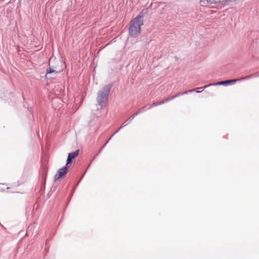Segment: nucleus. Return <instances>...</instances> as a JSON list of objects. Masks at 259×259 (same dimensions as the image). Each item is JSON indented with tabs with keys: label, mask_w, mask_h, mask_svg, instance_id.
Masks as SVG:
<instances>
[{
	"label": "nucleus",
	"mask_w": 259,
	"mask_h": 259,
	"mask_svg": "<svg viewBox=\"0 0 259 259\" xmlns=\"http://www.w3.org/2000/svg\"><path fill=\"white\" fill-rule=\"evenodd\" d=\"M0 191H1V192H3V191H4V189H1V190H0Z\"/></svg>",
	"instance_id": "obj_20"
},
{
	"label": "nucleus",
	"mask_w": 259,
	"mask_h": 259,
	"mask_svg": "<svg viewBox=\"0 0 259 259\" xmlns=\"http://www.w3.org/2000/svg\"><path fill=\"white\" fill-rule=\"evenodd\" d=\"M86 173V171H84V174L82 176V177H81V178L80 179V180L78 181V182H77L78 183H79V182L81 181V180L82 179L83 177L84 176V175Z\"/></svg>",
	"instance_id": "obj_17"
},
{
	"label": "nucleus",
	"mask_w": 259,
	"mask_h": 259,
	"mask_svg": "<svg viewBox=\"0 0 259 259\" xmlns=\"http://www.w3.org/2000/svg\"><path fill=\"white\" fill-rule=\"evenodd\" d=\"M175 58H176V60H178V58L177 57H176Z\"/></svg>",
	"instance_id": "obj_24"
},
{
	"label": "nucleus",
	"mask_w": 259,
	"mask_h": 259,
	"mask_svg": "<svg viewBox=\"0 0 259 259\" xmlns=\"http://www.w3.org/2000/svg\"><path fill=\"white\" fill-rule=\"evenodd\" d=\"M99 153H97V154H96V156H98V155H99Z\"/></svg>",
	"instance_id": "obj_27"
},
{
	"label": "nucleus",
	"mask_w": 259,
	"mask_h": 259,
	"mask_svg": "<svg viewBox=\"0 0 259 259\" xmlns=\"http://www.w3.org/2000/svg\"><path fill=\"white\" fill-rule=\"evenodd\" d=\"M194 91H195V90H188V91H186L185 92H180V93H179L178 94H177L176 95V96L177 97H179L182 95H185V94H188V93H192V92H194Z\"/></svg>",
	"instance_id": "obj_10"
},
{
	"label": "nucleus",
	"mask_w": 259,
	"mask_h": 259,
	"mask_svg": "<svg viewBox=\"0 0 259 259\" xmlns=\"http://www.w3.org/2000/svg\"><path fill=\"white\" fill-rule=\"evenodd\" d=\"M161 104H162L161 102L160 101H158V102H153L152 104H151L150 105L152 106V107L157 106L160 105Z\"/></svg>",
	"instance_id": "obj_15"
},
{
	"label": "nucleus",
	"mask_w": 259,
	"mask_h": 259,
	"mask_svg": "<svg viewBox=\"0 0 259 259\" xmlns=\"http://www.w3.org/2000/svg\"><path fill=\"white\" fill-rule=\"evenodd\" d=\"M138 115V113H135L132 116H131L127 120L126 123H128V124L132 121L137 115Z\"/></svg>",
	"instance_id": "obj_12"
},
{
	"label": "nucleus",
	"mask_w": 259,
	"mask_h": 259,
	"mask_svg": "<svg viewBox=\"0 0 259 259\" xmlns=\"http://www.w3.org/2000/svg\"><path fill=\"white\" fill-rule=\"evenodd\" d=\"M47 244H48L47 240H46V245H47Z\"/></svg>",
	"instance_id": "obj_23"
},
{
	"label": "nucleus",
	"mask_w": 259,
	"mask_h": 259,
	"mask_svg": "<svg viewBox=\"0 0 259 259\" xmlns=\"http://www.w3.org/2000/svg\"><path fill=\"white\" fill-rule=\"evenodd\" d=\"M127 122V121H125L123 123V125L122 126H121L118 129H117V130L114 133V134H117V133H118L120 130L125 127V126H126L127 124H128V123H126Z\"/></svg>",
	"instance_id": "obj_13"
},
{
	"label": "nucleus",
	"mask_w": 259,
	"mask_h": 259,
	"mask_svg": "<svg viewBox=\"0 0 259 259\" xmlns=\"http://www.w3.org/2000/svg\"><path fill=\"white\" fill-rule=\"evenodd\" d=\"M143 16V11H142L130 22L128 33L131 36L136 37L140 34L141 26L143 24L144 22Z\"/></svg>",
	"instance_id": "obj_1"
},
{
	"label": "nucleus",
	"mask_w": 259,
	"mask_h": 259,
	"mask_svg": "<svg viewBox=\"0 0 259 259\" xmlns=\"http://www.w3.org/2000/svg\"><path fill=\"white\" fill-rule=\"evenodd\" d=\"M79 150L77 149L74 152L69 153L68 155V157L66 162V165L67 166L68 164L72 163L73 159L76 157L79 154Z\"/></svg>",
	"instance_id": "obj_5"
},
{
	"label": "nucleus",
	"mask_w": 259,
	"mask_h": 259,
	"mask_svg": "<svg viewBox=\"0 0 259 259\" xmlns=\"http://www.w3.org/2000/svg\"><path fill=\"white\" fill-rule=\"evenodd\" d=\"M259 77V71L258 72H256L254 73H253L251 75H248V76H246L245 77H242V78H240V80H246V79H249L251 78H253V77Z\"/></svg>",
	"instance_id": "obj_7"
},
{
	"label": "nucleus",
	"mask_w": 259,
	"mask_h": 259,
	"mask_svg": "<svg viewBox=\"0 0 259 259\" xmlns=\"http://www.w3.org/2000/svg\"><path fill=\"white\" fill-rule=\"evenodd\" d=\"M151 108H152V106H151V105H149L148 107V106H144V107L141 108L139 110V111L138 112H137L136 113H138V115H139L140 113H142L150 109Z\"/></svg>",
	"instance_id": "obj_8"
},
{
	"label": "nucleus",
	"mask_w": 259,
	"mask_h": 259,
	"mask_svg": "<svg viewBox=\"0 0 259 259\" xmlns=\"http://www.w3.org/2000/svg\"><path fill=\"white\" fill-rule=\"evenodd\" d=\"M49 67L46 70V75L51 74L52 73H58V70H57L55 69V67L54 66H51L50 64H49Z\"/></svg>",
	"instance_id": "obj_6"
},
{
	"label": "nucleus",
	"mask_w": 259,
	"mask_h": 259,
	"mask_svg": "<svg viewBox=\"0 0 259 259\" xmlns=\"http://www.w3.org/2000/svg\"><path fill=\"white\" fill-rule=\"evenodd\" d=\"M78 184V183H77L76 184V185L75 186H74L73 187V188H72V191H71V193H70V194L69 197V198H68V201H69L70 200L71 198V197L72 196V195H73V193H74V191H75V189H76V186H77V185Z\"/></svg>",
	"instance_id": "obj_14"
},
{
	"label": "nucleus",
	"mask_w": 259,
	"mask_h": 259,
	"mask_svg": "<svg viewBox=\"0 0 259 259\" xmlns=\"http://www.w3.org/2000/svg\"><path fill=\"white\" fill-rule=\"evenodd\" d=\"M115 134H114V133L113 134H112L111 137L109 138V139H108L109 141L111 139V138L115 135Z\"/></svg>",
	"instance_id": "obj_19"
},
{
	"label": "nucleus",
	"mask_w": 259,
	"mask_h": 259,
	"mask_svg": "<svg viewBox=\"0 0 259 259\" xmlns=\"http://www.w3.org/2000/svg\"><path fill=\"white\" fill-rule=\"evenodd\" d=\"M99 153H97V154H96V156H98V155H99Z\"/></svg>",
	"instance_id": "obj_25"
},
{
	"label": "nucleus",
	"mask_w": 259,
	"mask_h": 259,
	"mask_svg": "<svg viewBox=\"0 0 259 259\" xmlns=\"http://www.w3.org/2000/svg\"><path fill=\"white\" fill-rule=\"evenodd\" d=\"M10 189V187H7V189H8H8Z\"/></svg>",
	"instance_id": "obj_21"
},
{
	"label": "nucleus",
	"mask_w": 259,
	"mask_h": 259,
	"mask_svg": "<svg viewBox=\"0 0 259 259\" xmlns=\"http://www.w3.org/2000/svg\"><path fill=\"white\" fill-rule=\"evenodd\" d=\"M68 167L65 165L63 167L59 168L54 177V181H57L64 177L67 174Z\"/></svg>",
	"instance_id": "obj_3"
},
{
	"label": "nucleus",
	"mask_w": 259,
	"mask_h": 259,
	"mask_svg": "<svg viewBox=\"0 0 259 259\" xmlns=\"http://www.w3.org/2000/svg\"><path fill=\"white\" fill-rule=\"evenodd\" d=\"M29 229V227H28L27 229ZM28 230H27V233H28Z\"/></svg>",
	"instance_id": "obj_22"
},
{
	"label": "nucleus",
	"mask_w": 259,
	"mask_h": 259,
	"mask_svg": "<svg viewBox=\"0 0 259 259\" xmlns=\"http://www.w3.org/2000/svg\"><path fill=\"white\" fill-rule=\"evenodd\" d=\"M86 173V171H84V174L82 176V177H81V178L80 179V180L78 181V182H77L78 183H79V182L81 181V180L82 179L83 177L84 176V175Z\"/></svg>",
	"instance_id": "obj_18"
},
{
	"label": "nucleus",
	"mask_w": 259,
	"mask_h": 259,
	"mask_svg": "<svg viewBox=\"0 0 259 259\" xmlns=\"http://www.w3.org/2000/svg\"><path fill=\"white\" fill-rule=\"evenodd\" d=\"M240 79H228L225 80H223L221 81H219L218 82L212 84V85H225L228 86L229 85H232L235 84L237 81H240Z\"/></svg>",
	"instance_id": "obj_4"
},
{
	"label": "nucleus",
	"mask_w": 259,
	"mask_h": 259,
	"mask_svg": "<svg viewBox=\"0 0 259 259\" xmlns=\"http://www.w3.org/2000/svg\"><path fill=\"white\" fill-rule=\"evenodd\" d=\"M99 153H97V154H96V156H98V155H99Z\"/></svg>",
	"instance_id": "obj_26"
},
{
	"label": "nucleus",
	"mask_w": 259,
	"mask_h": 259,
	"mask_svg": "<svg viewBox=\"0 0 259 259\" xmlns=\"http://www.w3.org/2000/svg\"><path fill=\"white\" fill-rule=\"evenodd\" d=\"M212 85V84H209L208 85H204V87H200V88H197L196 89H194V90H195V91L197 93H201L205 89L207 88L208 87Z\"/></svg>",
	"instance_id": "obj_9"
},
{
	"label": "nucleus",
	"mask_w": 259,
	"mask_h": 259,
	"mask_svg": "<svg viewBox=\"0 0 259 259\" xmlns=\"http://www.w3.org/2000/svg\"><path fill=\"white\" fill-rule=\"evenodd\" d=\"M109 142V140H108L104 144V145L101 147V148L100 149V150H99V153H100L102 150L104 148V147L106 146V145L108 144V143Z\"/></svg>",
	"instance_id": "obj_16"
},
{
	"label": "nucleus",
	"mask_w": 259,
	"mask_h": 259,
	"mask_svg": "<svg viewBox=\"0 0 259 259\" xmlns=\"http://www.w3.org/2000/svg\"><path fill=\"white\" fill-rule=\"evenodd\" d=\"M45 249H46L47 250H48V249H47V247L45 248Z\"/></svg>",
	"instance_id": "obj_28"
},
{
	"label": "nucleus",
	"mask_w": 259,
	"mask_h": 259,
	"mask_svg": "<svg viewBox=\"0 0 259 259\" xmlns=\"http://www.w3.org/2000/svg\"><path fill=\"white\" fill-rule=\"evenodd\" d=\"M113 83H111L105 85L102 89H100L97 95L96 100L98 104L101 107H105L107 105L109 96Z\"/></svg>",
	"instance_id": "obj_2"
},
{
	"label": "nucleus",
	"mask_w": 259,
	"mask_h": 259,
	"mask_svg": "<svg viewBox=\"0 0 259 259\" xmlns=\"http://www.w3.org/2000/svg\"><path fill=\"white\" fill-rule=\"evenodd\" d=\"M176 98H177V97L176 96V95H175L171 96V97L165 98L163 100H161L160 101L161 102V104H163L165 103L166 102H167L169 101L175 99Z\"/></svg>",
	"instance_id": "obj_11"
}]
</instances>
